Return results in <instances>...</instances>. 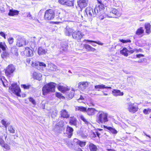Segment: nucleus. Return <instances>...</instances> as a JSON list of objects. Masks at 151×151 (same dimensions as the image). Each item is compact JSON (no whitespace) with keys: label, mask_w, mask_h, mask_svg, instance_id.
I'll use <instances>...</instances> for the list:
<instances>
[{"label":"nucleus","mask_w":151,"mask_h":151,"mask_svg":"<svg viewBox=\"0 0 151 151\" xmlns=\"http://www.w3.org/2000/svg\"><path fill=\"white\" fill-rule=\"evenodd\" d=\"M76 119L74 117H70V118L69 123L71 125H76Z\"/></svg>","instance_id":"cd10ccee"},{"label":"nucleus","mask_w":151,"mask_h":151,"mask_svg":"<svg viewBox=\"0 0 151 151\" xmlns=\"http://www.w3.org/2000/svg\"><path fill=\"white\" fill-rule=\"evenodd\" d=\"M66 0H59L58 2L60 4L65 5V3H66Z\"/></svg>","instance_id":"4d7b16f0"},{"label":"nucleus","mask_w":151,"mask_h":151,"mask_svg":"<svg viewBox=\"0 0 151 151\" xmlns=\"http://www.w3.org/2000/svg\"><path fill=\"white\" fill-rule=\"evenodd\" d=\"M25 52L27 53V55L28 56H32L33 55L32 50L30 49L29 47H27L26 48Z\"/></svg>","instance_id":"72a5a7b5"},{"label":"nucleus","mask_w":151,"mask_h":151,"mask_svg":"<svg viewBox=\"0 0 151 151\" xmlns=\"http://www.w3.org/2000/svg\"><path fill=\"white\" fill-rule=\"evenodd\" d=\"M151 111V109H144L143 110V113L145 114H149V112H150Z\"/></svg>","instance_id":"de8ad7c7"},{"label":"nucleus","mask_w":151,"mask_h":151,"mask_svg":"<svg viewBox=\"0 0 151 151\" xmlns=\"http://www.w3.org/2000/svg\"><path fill=\"white\" fill-rule=\"evenodd\" d=\"M29 101L31 102L34 105H35L36 104V102L35 100L32 98H30L29 99Z\"/></svg>","instance_id":"5fc2aeb1"},{"label":"nucleus","mask_w":151,"mask_h":151,"mask_svg":"<svg viewBox=\"0 0 151 151\" xmlns=\"http://www.w3.org/2000/svg\"><path fill=\"white\" fill-rule=\"evenodd\" d=\"M39 39H37L35 37H34L32 38L31 46L35 47L36 45L37 44H38L39 42Z\"/></svg>","instance_id":"6ab92c4d"},{"label":"nucleus","mask_w":151,"mask_h":151,"mask_svg":"<svg viewBox=\"0 0 151 151\" xmlns=\"http://www.w3.org/2000/svg\"><path fill=\"white\" fill-rule=\"evenodd\" d=\"M84 47L88 51L94 52L96 50V49L91 47L90 45L85 44L84 45Z\"/></svg>","instance_id":"393cba45"},{"label":"nucleus","mask_w":151,"mask_h":151,"mask_svg":"<svg viewBox=\"0 0 151 151\" xmlns=\"http://www.w3.org/2000/svg\"><path fill=\"white\" fill-rule=\"evenodd\" d=\"M1 122L6 128L7 126L9 125V123L5 121L4 119L2 120Z\"/></svg>","instance_id":"4c0bfd02"},{"label":"nucleus","mask_w":151,"mask_h":151,"mask_svg":"<svg viewBox=\"0 0 151 151\" xmlns=\"http://www.w3.org/2000/svg\"><path fill=\"white\" fill-rule=\"evenodd\" d=\"M56 96L57 97L59 98H63L64 97L63 96H62L60 93H56Z\"/></svg>","instance_id":"13d9d810"},{"label":"nucleus","mask_w":151,"mask_h":151,"mask_svg":"<svg viewBox=\"0 0 151 151\" xmlns=\"http://www.w3.org/2000/svg\"><path fill=\"white\" fill-rule=\"evenodd\" d=\"M73 29L67 27L65 29V32L66 35L69 36L73 32Z\"/></svg>","instance_id":"a211bd4d"},{"label":"nucleus","mask_w":151,"mask_h":151,"mask_svg":"<svg viewBox=\"0 0 151 151\" xmlns=\"http://www.w3.org/2000/svg\"><path fill=\"white\" fill-rule=\"evenodd\" d=\"M104 8V5L100 4L96 5L94 9L91 7H87L86 10V12L89 17L93 18L96 17L101 10H103Z\"/></svg>","instance_id":"f257e3e1"},{"label":"nucleus","mask_w":151,"mask_h":151,"mask_svg":"<svg viewBox=\"0 0 151 151\" xmlns=\"http://www.w3.org/2000/svg\"><path fill=\"white\" fill-rule=\"evenodd\" d=\"M128 50L125 47L122 50L120 51V53L124 55L127 56H128Z\"/></svg>","instance_id":"7c9ffc66"},{"label":"nucleus","mask_w":151,"mask_h":151,"mask_svg":"<svg viewBox=\"0 0 151 151\" xmlns=\"http://www.w3.org/2000/svg\"><path fill=\"white\" fill-rule=\"evenodd\" d=\"M66 131L67 132H73V129L72 127L70 126H68L67 127Z\"/></svg>","instance_id":"a18cd8bd"},{"label":"nucleus","mask_w":151,"mask_h":151,"mask_svg":"<svg viewBox=\"0 0 151 151\" xmlns=\"http://www.w3.org/2000/svg\"><path fill=\"white\" fill-rule=\"evenodd\" d=\"M112 93L113 95L115 96H122L123 95V92H121L120 90L116 89L112 91Z\"/></svg>","instance_id":"4be33fe9"},{"label":"nucleus","mask_w":151,"mask_h":151,"mask_svg":"<svg viewBox=\"0 0 151 151\" xmlns=\"http://www.w3.org/2000/svg\"><path fill=\"white\" fill-rule=\"evenodd\" d=\"M1 146L7 150H9L10 149V147L9 145L6 144H4V143L3 145Z\"/></svg>","instance_id":"09e8293b"},{"label":"nucleus","mask_w":151,"mask_h":151,"mask_svg":"<svg viewBox=\"0 0 151 151\" xmlns=\"http://www.w3.org/2000/svg\"><path fill=\"white\" fill-rule=\"evenodd\" d=\"M144 56V55L142 54H138L136 55V57L137 58H139L141 57Z\"/></svg>","instance_id":"69168bd1"},{"label":"nucleus","mask_w":151,"mask_h":151,"mask_svg":"<svg viewBox=\"0 0 151 151\" xmlns=\"http://www.w3.org/2000/svg\"><path fill=\"white\" fill-rule=\"evenodd\" d=\"M107 116L108 114L107 113L103 112H99L96 115L97 122L102 124L105 123L108 121Z\"/></svg>","instance_id":"7ed1b4c3"},{"label":"nucleus","mask_w":151,"mask_h":151,"mask_svg":"<svg viewBox=\"0 0 151 151\" xmlns=\"http://www.w3.org/2000/svg\"><path fill=\"white\" fill-rule=\"evenodd\" d=\"M88 3V0H79L77 1L78 5L81 9L86 7Z\"/></svg>","instance_id":"9b49d317"},{"label":"nucleus","mask_w":151,"mask_h":151,"mask_svg":"<svg viewBox=\"0 0 151 151\" xmlns=\"http://www.w3.org/2000/svg\"><path fill=\"white\" fill-rule=\"evenodd\" d=\"M64 122L63 121H60L57 123L55 126L54 130L55 131H62L64 129L63 127Z\"/></svg>","instance_id":"1a4fd4ad"},{"label":"nucleus","mask_w":151,"mask_h":151,"mask_svg":"<svg viewBox=\"0 0 151 151\" xmlns=\"http://www.w3.org/2000/svg\"><path fill=\"white\" fill-rule=\"evenodd\" d=\"M26 15L27 17H29V19H32V16L29 12L27 13Z\"/></svg>","instance_id":"052dcab7"},{"label":"nucleus","mask_w":151,"mask_h":151,"mask_svg":"<svg viewBox=\"0 0 151 151\" xmlns=\"http://www.w3.org/2000/svg\"><path fill=\"white\" fill-rule=\"evenodd\" d=\"M39 65L40 66H42L44 67H45L46 66V64L42 62H39Z\"/></svg>","instance_id":"0e129e2a"},{"label":"nucleus","mask_w":151,"mask_h":151,"mask_svg":"<svg viewBox=\"0 0 151 151\" xmlns=\"http://www.w3.org/2000/svg\"><path fill=\"white\" fill-rule=\"evenodd\" d=\"M9 131L10 132H14V130L13 129L12 127V126H10L9 127Z\"/></svg>","instance_id":"bf43d9fd"},{"label":"nucleus","mask_w":151,"mask_h":151,"mask_svg":"<svg viewBox=\"0 0 151 151\" xmlns=\"http://www.w3.org/2000/svg\"><path fill=\"white\" fill-rule=\"evenodd\" d=\"M6 35L3 32L1 31L0 32V35L3 37L4 39H6Z\"/></svg>","instance_id":"864d4df0"},{"label":"nucleus","mask_w":151,"mask_h":151,"mask_svg":"<svg viewBox=\"0 0 151 151\" xmlns=\"http://www.w3.org/2000/svg\"><path fill=\"white\" fill-rule=\"evenodd\" d=\"M80 119H81L84 122L86 123H87L88 122L86 119L85 118V117H84L83 116H81Z\"/></svg>","instance_id":"6e6d98bb"},{"label":"nucleus","mask_w":151,"mask_h":151,"mask_svg":"<svg viewBox=\"0 0 151 151\" xmlns=\"http://www.w3.org/2000/svg\"><path fill=\"white\" fill-rule=\"evenodd\" d=\"M110 14L109 15L112 16V17H114L115 16L119 17L121 15V14L116 9L114 8L110 9Z\"/></svg>","instance_id":"9d476101"},{"label":"nucleus","mask_w":151,"mask_h":151,"mask_svg":"<svg viewBox=\"0 0 151 151\" xmlns=\"http://www.w3.org/2000/svg\"><path fill=\"white\" fill-rule=\"evenodd\" d=\"M50 68L51 70L54 71H55L58 70L57 67L54 64L51 65V66Z\"/></svg>","instance_id":"37998d69"},{"label":"nucleus","mask_w":151,"mask_h":151,"mask_svg":"<svg viewBox=\"0 0 151 151\" xmlns=\"http://www.w3.org/2000/svg\"><path fill=\"white\" fill-rule=\"evenodd\" d=\"M87 109L83 106H76L75 108L76 111H80L83 112H86Z\"/></svg>","instance_id":"a878e982"},{"label":"nucleus","mask_w":151,"mask_h":151,"mask_svg":"<svg viewBox=\"0 0 151 151\" xmlns=\"http://www.w3.org/2000/svg\"><path fill=\"white\" fill-rule=\"evenodd\" d=\"M73 133H64L65 135L69 138H70L73 135Z\"/></svg>","instance_id":"3c124183"},{"label":"nucleus","mask_w":151,"mask_h":151,"mask_svg":"<svg viewBox=\"0 0 151 151\" xmlns=\"http://www.w3.org/2000/svg\"><path fill=\"white\" fill-rule=\"evenodd\" d=\"M9 88L11 89L12 92L15 94L17 96H20V93L21 92V90L16 83H12Z\"/></svg>","instance_id":"39448f33"},{"label":"nucleus","mask_w":151,"mask_h":151,"mask_svg":"<svg viewBox=\"0 0 151 151\" xmlns=\"http://www.w3.org/2000/svg\"><path fill=\"white\" fill-rule=\"evenodd\" d=\"M58 89L59 90L63 93L66 92L67 90V88L66 87L61 86H58Z\"/></svg>","instance_id":"c756f323"},{"label":"nucleus","mask_w":151,"mask_h":151,"mask_svg":"<svg viewBox=\"0 0 151 151\" xmlns=\"http://www.w3.org/2000/svg\"><path fill=\"white\" fill-rule=\"evenodd\" d=\"M4 143V141L2 138L0 137V145H3Z\"/></svg>","instance_id":"680f3d73"},{"label":"nucleus","mask_w":151,"mask_h":151,"mask_svg":"<svg viewBox=\"0 0 151 151\" xmlns=\"http://www.w3.org/2000/svg\"><path fill=\"white\" fill-rule=\"evenodd\" d=\"M73 1L66 0V3L65 5H66L68 6H73Z\"/></svg>","instance_id":"58836bf2"},{"label":"nucleus","mask_w":151,"mask_h":151,"mask_svg":"<svg viewBox=\"0 0 151 151\" xmlns=\"http://www.w3.org/2000/svg\"><path fill=\"white\" fill-rule=\"evenodd\" d=\"M84 35L80 31H76L72 34L73 38L77 40H80Z\"/></svg>","instance_id":"6e6552de"},{"label":"nucleus","mask_w":151,"mask_h":151,"mask_svg":"<svg viewBox=\"0 0 151 151\" xmlns=\"http://www.w3.org/2000/svg\"><path fill=\"white\" fill-rule=\"evenodd\" d=\"M14 39L13 37H9L7 39V41L9 44L10 45L12 44L14 42Z\"/></svg>","instance_id":"79ce46f5"},{"label":"nucleus","mask_w":151,"mask_h":151,"mask_svg":"<svg viewBox=\"0 0 151 151\" xmlns=\"http://www.w3.org/2000/svg\"><path fill=\"white\" fill-rule=\"evenodd\" d=\"M97 111L95 109L88 108L87 109L86 112L88 115L92 116L94 115Z\"/></svg>","instance_id":"ddd939ff"},{"label":"nucleus","mask_w":151,"mask_h":151,"mask_svg":"<svg viewBox=\"0 0 151 151\" xmlns=\"http://www.w3.org/2000/svg\"><path fill=\"white\" fill-rule=\"evenodd\" d=\"M28 42L26 39L20 36H18L17 40L16 45L18 47L23 46L28 44Z\"/></svg>","instance_id":"423d86ee"},{"label":"nucleus","mask_w":151,"mask_h":151,"mask_svg":"<svg viewBox=\"0 0 151 151\" xmlns=\"http://www.w3.org/2000/svg\"><path fill=\"white\" fill-rule=\"evenodd\" d=\"M30 85L22 84L21 85V87L24 89H28L30 87Z\"/></svg>","instance_id":"c03bdc74"},{"label":"nucleus","mask_w":151,"mask_h":151,"mask_svg":"<svg viewBox=\"0 0 151 151\" xmlns=\"http://www.w3.org/2000/svg\"><path fill=\"white\" fill-rule=\"evenodd\" d=\"M56 85L55 83L53 82H50L45 85L42 89L43 94L45 95L49 93L54 92Z\"/></svg>","instance_id":"f03ea898"},{"label":"nucleus","mask_w":151,"mask_h":151,"mask_svg":"<svg viewBox=\"0 0 151 151\" xmlns=\"http://www.w3.org/2000/svg\"><path fill=\"white\" fill-rule=\"evenodd\" d=\"M136 51H137V52H138V50H137L136 49H134L133 50H130V52H131V53H132Z\"/></svg>","instance_id":"338daca9"},{"label":"nucleus","mask_w":151,"mask_h":151,"mask_svg":"<svg viewBox=\"0 0 151 151\" xmlns=\"http://www.w3.org/2000/svg\"><path fill=\"white\" fill-rule=\"evenodd\" d=\"M89 147L91 151H96L97 148L96 146L92 143H90L89 145Z\"/></svg>","instance_id":"bb28decb"},{"label":"nucleus","mask_w":151,"mask_h":151,"mask_svg":"<svg viewBox=\"0 0 151 151\" xmlns=\"http://www.w3.org/2000/svg\"><path fill=\"white\" fill-rule=\"evenodd\" d=\"M94 88L97 90L99 91L100 89H103L104 88L111 89V87L106 86L103 84H101L94 86Z\"/></svg>","instance_id":"2eb2a0df"},{"label":"nucleus","mask_w":151,"mask_h":151,"mask_svg":"<svg viewBox=\"0 0 151 151\" xmlns=\"http://www.w3.org/2000/svg\"><path fill=\"white\" fill-rule=\"evenodd\" d=\"M106 17H112V16H109V14H104L103 15H100L99 16V18L101 20Z\"/></svg>","instance_id":"e433bc0d"},{"label":"nucleus","mask_w":151,"mask_h":151,"mask_svg":"<svg viewBox=\"0 0 151 151\" xmlns=\"http://www.w3.org/2000/svg\"><path fill=\"white\" fill-rule=\"evenodd\" d=\"M65 143L70 148H72L73 144L71 141L69 140L68 139H66L65 141Z\"/></svg>","instance_id":"473e14b6"},{"label":"nucleus","mask_w":151,"mask_h":151,"mask_svg":"<svg viewBox=\"0 0 151 151\" xmlns=\"http://www.w3.org/2000/svg\"><path fill=\"white\" fill-rule=\"evenodd\" d=\"M55 16L54 11L51 9H49L46 10L45 13L44 18L45 20H51L53 19Z\"/></svg>","instance_id":"20e7f679"},{"label":"nucleus","mask_w":151,"mask_h":151,"mask_svg":"<svg viewBox=\"0 0 151 151\" xmlns=\"http://www.w3.org/2000/svg\"><path fill=\"white\" fill-rule=\"evenodd\" d=\"M33 77L34 79L39 81L41 80L42 75L41 74L39 73L34 72L33 73Z\"/></svg>","instance_id":"412c9836"},{"label":"nucleus","mask_w":151,"mask_h":151,"mask_svg":"<svg viewBox=\"0 0 151 151\" xmlns=\"http://www.w3.org/2000/svg\"><path fill=\"white\" fill-rule=\"evenodd\" d=\"M9 55V54L6 52L4 51L1 55V57L2 58H6Z\"/></svg>","instance_id":"49530a36"},{"label":"nucleus","mask_w":151,"mask_h":151,"mask_svg":"<svg viewBox=\"0 0 151 151\" xmlns=\"http://www.w3.org/2000/svg\"><path fill=\"white\" fill-rule=\"evenodd\" d=\"M104 127L105 129L109 130L111 132H117L116 129L111 127H107L105 125L104 126Z\"/></svg>","instance_id":"c9c22d12"},{"label":"nucleus","mask_w":151,"mask_h":151,"mask_svg":"<svg viewBox=\"0 0 151 151\" xmlns=\"http://www.w3.org/2000/svg\"><path fill=\"white\" fill-rule=\"evenodd\" d=\"M74 89H72L71 91L68 92H66V97L69 99H70L74 96Z\"/></svg>","instance_id":"f3484780"},{"label":"nucleus","mask_w":151,"mask_h":151,"mask_svg":"<svg viewBox=\"0 0 151 151\" xmlns=\"http://www.w3.org/2000/svg\"><path fill=\"white\" fill-rule=\"evenodd\" d=\"M88 85V82H80L78 83V87L79 89L83 90L86 88Z\"/></svg>","instance_id":"dca6fc26"},{"label":"nucleus","mask_w":151,"mask_h":151,"mask_svg":"<svg viewBox=\"0 0 151 151\" xmlns=\"http://www.w3.org/2000/svg\"><path fill=\"white\" fill-rule=\"evenodd\" d=\"M38 54L41 55L45 54L47 52V51L42 47H40L38 48Z\"/></svg>","instance_id":"2f4dec72"},{"label":"nucleus","mask_w":151,"mask_h":151,"mask_svg":"<svg viewBox=\"0 0 151 151\" xmlns=\"http://www.w3.org/2000/svg\"><path fill=\"white\" fill-rule=\"evenodd\" d=\"M128 105L129 106L128 109L130 112L134 113L137 111L138 108L134 106V104L129 103Z\"/></svg>","instance_id":"f8f14e48"},{"label":"nucleus","mask_w":151,"mask_h":151,"mask_svg":"<svg viewBox=\"0 0 151 151\" xmlns=\"http://www.w3.org/2000/svg\"><path fill=\"white\" fill-rule=\"evenodd\" d=\"M15 70V66L12 64H10L6 67L5 70V73L7 76H9L12 74Z\"/></svg>","instance_id":"0eeeda50"},{"label":"nucleus","mask_w":151,"mask_h":151,"mask_svg":"<svg viewBox=\"0 0 151 151\" xmlns=\"http://www.w3.org/2000/svg\"><path fill=\"white\" fill-rule=\"evenodd\" d=\"M145 28L146 29V32L148 34H150L151 33V25L149 23H145Z\"/></svg>","instance_id":"aec40b11"},{"label":"nucleus","mask_w":151,"mask_h":151,"mask_svg":"<svg viewBox=\"0 0 151 151\" xmlns=\"http://www.w3.org/2000/svg\"><path fill=\"white\" fill-rule=\"evenodd\" d=\"M81 136L83 137H85L86 138L87 136V134L86 133H85V134H84L83 133H81Z\"/></svg>","instance_id":"e2e57ef3"},{"label":"nucleus","mask_w":151,"mask_h":151,"mask_svg":"<svg viewBox=\"0 0 151 151\" xmlns=\"http://www.w3.org/2000/svg\"><path fill=\"white\" fill-rule=\"evenodd\" d=\"M19 13V12L15 10L10 9L8 13V15L10 16H14L17 15Z\"/></svg>","instance_id":"b1692460"},{"label":"nucleus","mask_w":151,"mask_h":151,"mask_svg":"<svg viewBox=\"0 0 151 151\" xmlns=\"http://www.w3.org/2000/svg\"><path fill=\"white\" fill-rule=\"evenodd\" d=\"M61 117L66 118H68L69 116L68 112L65 109L61 111Z\"/></svg>","instance_id":"5701e85b"},{"label":"nucleus","mask_w":151,"mask_h":151,"mask_svg":"<svg viewBox=\"0 0 151 151\" xmlns=\"http://www.w3.org/2000/svg\"><path fill=\"white\" fill-rule=\"evenodd\" d=\"M56 10V15L57 16H58V17H61V16L60 15V14H61L62 10L60 9H58Z\"/></svg>","instance_id":"8fccbe9b"},{"label":"nucleus","mask_w":151,"mask_h":151,"mask_svg":"<svg viewBox=\"0 0 151 151\" xmlns=\"http://www.w3.org/2000/svg\"><path fill=\"white\" fill-rule=\"evenodd\" d=\"M74 144L79 145L81 147H83L86 145V142L81 141L75 138L73 140Z\"/></svg>","instance_id":"4468645a"},{"label":"nucleus","mask_w":151,"mask_h":151,"mask_svg":"<svg viewBox=\"0 0 151 151\" xmlns=\"http://www.w3.org/2000/svg\"><path fill=\"white\" fill-rule=\"evenodd\" d=\"M144 32V30L142 27H140L137 29L136 32V34L137 35H139L142 34Z\"/></svg>","instance_id":"f704fd0d"},{"label":"nucleus","mask_w":151,"mask_h":151,"mask_svg":"<svg viewBox=\"0 0 151 151\" xmlns=\"http://www.w3.org/2000/svg\"><path fill=\"white\" fill-rule=\"evenodd\" d=\"M119 40L120 42H122L123 43H126L125 40H124L123 39H121Z\"/></svg>","instance_id":"774afa93"},{"label":"nucleus","mask_w":151,"mask_h":151,"mask_svg":"<svg viewBox=\"0 0 151 151\" xmlns=\"http://www.w3.org/2000/svg\"><path fill=\"white\" fill-rule=\"evenodd\" d=\"M91 135L92 137H96V135L99 137L100 134L99 133H92V134H91Z\"/></svg>","instance_id":"603ef678"},{"label":"nucleus","mask_w":151,"mask_h":151,"mask_svg":"<svg viewBox=\"0 0 151 151\" xmlns=\"http://www.w3.org/2000/svg\"><path fill=\"white\" fill-rule=\"evenodd\" d=\"M86 40L88 42L95 43H96L99 45H103L104 44L103 43H101L99 41L97 42V41H93V40Z\"/></svg>","instance_id":"a19ab883"},{"label":"nucleus","mask_w":151,"mask_h":151,"mask_svg":"<svg viewBox=\"0 0 151 151\" xmlns=\"http://www.w3.org/2000/svg\"><path fill=\"white\" fill-rule=\"evenodd\" d=\"M11 51L12 53L15 55H18V50L16 48H13L11 49Z\"/></svg>","instance_id":"ea45409f"},{"label":"nucleus","mask_w":151,"mask_h":151,"mask_svg":"<svg viewBox=\"0 0 151 151\" xmlns=\"http://www.w3.org/2000/svg\"><path fill=\"white\" fill-rule=\"evenodd\" d=\"M68 46L66 44H63L61 45V47H60V51L63 52V51L66 52L68 49Z\"/></svg>","instance_id":"c85d7f7f"}]
</instances>
